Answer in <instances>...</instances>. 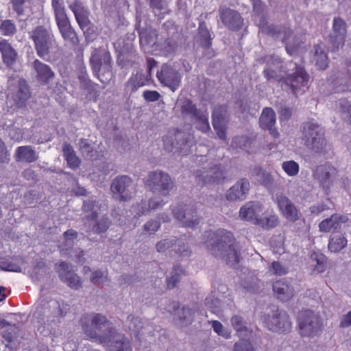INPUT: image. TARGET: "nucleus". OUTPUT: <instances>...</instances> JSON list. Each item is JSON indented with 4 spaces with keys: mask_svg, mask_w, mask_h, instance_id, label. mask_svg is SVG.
Instances as JSON below:
<instances>
[{
    "mask_svg": "<svg viewBox=\"0 0 351 351\" xmlns=\"http://www.w3.org/2000/svg\"><path fill=\"white\" fill-rule=\"evenodd\" d=\"M145 184L152 192L165 196L168 195L173 187V183L169 174L160 171L150 172L145 181Z\"/></svg>",
    "mask_w": 351,
    "mask_h": 351,
    "instance_id": "nucleus-8",
    "label": "nucleus"
},
{
    "mask_svg": "<svg viewBox=\"0 0 351 351\" xmlns=\"http://www.w3.org/2000/svg\"><path fill=\"white\" fill-rule=\"evenodd\" d=\"M274 274L278 276H283L288 273V268L278 261H274L271 264Z\"/></svg>",
    "mask_w": 351,
    "mask_h": 351,
    "instance_id": "nucleus-61",
    "label": "nucleus"
},
{
    "mask_svg": "<svg viewBox=\"0 0 351 351\" xmlns=\"http://www.w3.org/2000/svg\"><path fill=\"white\" fill-rule=\"evenodd\" d=\"M273 291L277 298L282 301H288L294 295L293 289L283 280H277L273 285Z\"/></svg>",
    "mask_w": 351,
    "mask_h": 351,
    "instance_id": "nucleus-33",
    "label": "nucleus"
},
{
    "mask_svg": "<svg viewBox=\"0 0 351 351\" xmlns=\"http://www.w3.org/2000/svg\"><path fill=\"white\" fill-rule=\"evenodd\" d=\"M51 5L54 12L56 22L62 38L72 45H77L79 43V39L71 25L63 0H52Z\"/></svg>",
    "mask_w": 351,
    "mask_h": 351,
    "instance_id": "nucleus-3",
    "label": "nucleus"
},
{
    "mask_svg": "<svg viewBox=\"0 0 351 351\" xmlns=\"http://www.w3.org/2000/svg\"><path fill=\"white\" fill-rule=\"evenodd\" d=\"M295 71L291 75H287L284 84L289 87L294 95H297L304 87H306L309 81V75L304 68L295 64Z\"/></svg>",
    "mask_w": 351,
    "mask_h": 351,
    "instance_id": "nucleus-12",
    "label": "nucleus"
},
{
    "mask_svg": "<svg viewBox=\"0 0 351 351\" xmlns=\"http://www.w3.org/2000/svg\"><path fill=\"white\" fill-rule=\"evenodd\" d=\"M337 173L338 171L335 167L329 163H326L317 166L313 176L326 191H329Z\"/></svg>",
    "mask_w": 351,
    "mask_h": 351,
    "instance_id": "nucleus-18",
    "label": "nucleus"
},
{
    "mask_svg": "<svg viewBox=\"0 0 351 351\" xmlns=\"http://www.w3.org/2000/svg\"><path fill=\"white\" fill-rule=\"evenodd\" d=\"M32 0H10L12 10L20 16L25 14L26 8H29Z\"/></svg>",
    "mask_w": 351,
    "mask_h": 351,
    "instance_id": "nucleus-46",
    "label": "nucleus"
},
{
    "mask_svg": "<svg viewBox=\"0 0 351 351\" xmlns=\"http://www.w3.org/2000/svg\"><path fill=\"white\" fill-rule=\"evenodd\" d=\"M341 112L345 114V120L351 125V104L345 101L340 104Z\"/></svg>",
    "mask_w": 351,
    "mask_h": 351,
    "instance_id": "nucleus-59",
    "label": "nucleus"
},
{
    "mask_svg": "<svg viewBox=\"0 0 351 351\" xmlns=\"http://www.w3.org/2000/svg\"><path fill=\"white\" fill-rule=\"evenodd\" d=\"M250 190V182L247 179L238 180L228 191L226 197L230 201L243 200Z\"/></svg>",
    "mask_w": 351,
    "mask_h": 351,
    "instance_id": "nucleus-26",
    "label": "nucleus"
},
{
    "mask_svg": "<svg viewBox=\"0 0 351 351\" xmlns=\"http://www.w3.org/2000/svg\"><path fill=\"white\" fill-rule=\"evenodd\" d=\"M263 75L267 80H274L278 82H284L285 76L283 73H280L274 70L271 66L267 63V68L263 71Z\"/></svg>",
    "mask_w": 351,
    "mask_h": 351,
    "instance_id": "nucleus-47",
    "label": "nucleus"
},
{
    "mask_svg": "<svg viewBox=\"0 0 351 351\" xmlns=\"http://www.w3.org/2000/svg\"><path fill=\"white\" fill-rule=\"evenodd\" d=\"M110 223L111 221L108 218L104 217L96 223L93 228L97 233H103L108 229Z\"/></svg>",
    "mask_w": 351,
    "mask_h": 351,
    "instance_id": "nucleus-55",
    "label": "nucleus"
},
{
    "mask_svg": "<svg viewBox=\"0 0 351 351\" xmlns=\"http://www.w3.org/2000/svg\"><path fill=\"white\" fill-rule=\"evenodd\" d=\"M38 158L36 151L29 145L18 147L15 152V159L17 162L32 163Z\"/></svg>",
    "mask_w": 351,
    "mask_h": 351,
    "instance_id": "nucleus-32",
    "label": "nucleus"
},
{
    "mask_svg": "<svg viewBox=\"0 0 351 351\" xmlns=\"http://www.w3.org/2000/svg\"><path fill=\"white\" fill-rule=\"evenodd\" d=\"M193 137L191 134H186L179 130H173L163 137L164 147L168 152H173L174 147L180 151L184 149V147H191L193 143Z\"/></svg>",
    "mask_w": 351,
    "mask_h": 351,
    "instance_id": "nucleus-9",
    "label": "nucleus"
},
{
    "mask_svg": "<svg viewBox=\"0 0 351 351\" xmlns=\"http://www.w3.org/2000/svg\"><path fill=\"white\" fill-rule=\"evenodd\" d=\"M265 326L273 332L283 333L290 331L291 322L286 312L277 310L276 313L271 317L268 315L265 318Z\"/></svg>",
    "mask_w": 351,
    "mask_h": 351,
    "instance_id": "nucleus-14",
    "label": "nucleus"
},
{
    "mask_svg": "<svg viewBox=\"0 0 351 351\" xmlns=\"http://www.w3.org/2000/svg\"><path fill=\"white\" fill-rule=\"evenodd\" d=\"M0 52L3 64L10 69L12 68L16 62L18 53L8 40H0Z\"/></svg>",
    "mask_w": 351,
    "mask_h": 351,
    "instance_id": "nucleus-28",
    "label": "nucleus"
},
{
    "mask_svg": "<svg viewBox=\"0 0 351 351\" xmlns=\"http://www.w3.org/2000/svg\"><path fill=\"white\" fill-rule=\"evenodd\" d=\"M263 208V206L259 202H248L240 208L239 217L243 220L251 221L255 224L259 217L258 214L262 212Z\"/></svg>",
    "mask_w": 351,
    "mask_h": 351,
    "instance_id": "nucleus-23",
    "label": "nucleus"
},
{
    "mask_svg": "<svg viewBox=\"0 0 351 351\" xmlns=\"http://www.w3.org/2000/svg\"><path fill=\"white\" fill-rule=\"evenodd\" d=\"M219 14L222 23L229 30L237 32L242 29L244 21L239 12L221 6L219 9Z\"/></svg>",
    "mask_w": 351,
    "mask_h": 351,
    "instance_id": "nucleus-15",
    "label": "nucleus"
},
{
    "mask_svg": "<svg viewBox=\"0 0 351 351\" xmlns=\"http://www.w3.org/2000/svg\"><path fill=\"white\" fill-rule=\"evenodd\" d=\"M230 321L232 326L238 332L247 330L246 327L243 326V319L241 317L234 315L231 318Z\"/></svg>",
    "mask_w": 351,
    "mask_h": 351,
    "instance_id": "nucleus-60",
    "label": "nucleus"
},
{
    "mask_svg": "<svg viewBox=\"0 0 351 351\" xmlns=\"http://www.w3.org/2000/svg\"><path fill=\"white\" fill-rule=\"evenodd\" d=\"M265 61L278 72L283 73L284 75L286 73V71L283 70V62L279 58L272 56L267 60L265 59Z\"/></svg>",
    "mask_w": 351,
    "mask_h": 351,
    "instance_id": "nucleus-51",
    "label": "nucleus"
},
{
    "mask_svg": "<svg viewBox=\"0 0 351 351\" xmlns=\"http://www.w3.org/2000/svg\"><path fill=\"white\" fill-rule=\"evenodd\" d=\"M178 206L173 208L172 211L176 219L182 223V226L193 228L199 222V219L196 217L197 211L193 206Z\"/></svg>",
    "mask_w": 351,
    "mask_h": 351,
    "instance_id": "nucleus-16",
    "label": "nucleus"
},
{
    "mask_svg": "<svg viewBox=\"0 0 351 351\" xmlns=\"http://www.w3.org/2000/svg\"><path fill=\"white\" fill-rule=\"evenodd\" d=\"M160 227V223L157 221H149L144 225V230L152 234L156 232Z\"/></svg>",
    "mask_w": 351,
    "mask_h": 351,
    "instance_id": "nucleus-63",
    "label": "nucleus"
},
{
    "mask_svg": "<svg viewBox=\"0 0 351 351\" xmlns=\"http://www.w3.org/2000/svg\"><path fill=\"white\" fill-rule=\"evenodd\" d=\"M79 81L84 89L87 90L90 95H96L97 93V84L89 80L86 71L82 69L78 75Z\"/></svg>",
    "mask_w": 351,
    "mask_h": 351,
    "instance_id": "nucleus-41",
    "label": "nucleus"
},
{
    "mask_svg": "<svg viewBox=\"0 0 351 351\" xmlns=\"http://www.w3.org/2000/svg\"><path fill=\"white\" fill-rule=\"evenodd\" d=\"M90 62L95 75L99 78V72L104 67L107 70L109 75H111V56L109 51L103 47L95 48L93 50L90 58Z\"/></svg>",
    "mask_w": 351,
    "mask_h": 351,
    "instance_id": "nucleus-10",
    "label": "nucleus"
},
{
    "mask_svg": "<svg viewBox=\"0 0 351 351\" xmlns=\"http://www.w3.org/2000/svg\"><path fill=\"white\" fill-rule=\"evenodd\" d=\"M149 79L142 73H137L135 76H132L126 83V86L131 90L132 92L136 91L140 87L147 84Z\"/></svg>",
    "mask_w": 351,
    "mask_h": 351,
    "instance_id": "nucleus-39",
    "label": "nucleus"
},
{
    "mask_svg": "<svg viewBox=\"0 0 351 351\" xmlns=\"http://www.w3.org/2000/svg\"><path fill=\"white\" fill-rule=\"evenodd\" d=\"M178 44L175 40L171 38L165 39L163 42L159 43L157 48L164 56H169L176 53Z\"/></svg>",
    "mask_w": 351,
    "mask_h": 351,
    "instance_id": "nucleus-37",
    "label": "nucleus"
},
{
    "mask_svg": "<svg viewBox=\"0 0 351 351\" xmlns=\"http://www.w3.org/2000/svg\"><path fill=\"white\" fill-rule=\"evenodd\" d=\"M282 168L289 176H296L300 170L299 165L294 160L283 162L282 164Z\"/></svg>",
    "mask_w": 351,
    "mask_h": 351,
    "instance_id": "nucleus-50",
    "label": "nucleus"
},
{
    "mask_svg": "<svg viewBox=\"0 0 351 351\" xmlns=\"http://www.w3.org/2000/svg\"><path fill=\"white\" fill-rule=\"evenodd\" d=\"M63 156L68 166L73 169H77L80 165V159L76 155L73 147L70 143H65L62 147Z\"/></svg>",
    "mask_w": 351,
    "mask_h": 351,
    "instance_id": "nucleus-35",
    "label": "nucleus"
},
{
    "mask_svg": "<svg viewBox=\"0 0 351 351\" xmlns=\"http://www.w3.org/2000/svg\"><path fill=\"white\" fill-rule=\"evenodd\" d=\"M276 202L281 214L288 221L295 222L300 219L299 210L287 196L282 193H276Z\"/></svg>",
    "mask_w": 351,
    "mask_h": 351,
    "instance_id": "nucleus-20",
    "label": "nucleus"
},
{
    "mask_svg": "<svg viewBox=\"0 0 351 351\" xmlns=\"http://www.w3.org/2000/svg\"><path fill=\"white\" fill-rule=\"evenodd\" d=\"M234 351H254L250 341L241 339L234 346Z\"/></svg>",
    "mask_w": 351,
    "mask_h": 351,
    "instance_id": "nucleus-56",
    "label": "nucleus"
},
{
    "mask_svg": "<svg viewBox=\"0 0 351 351\" xmlns=\"http://www.w3.org/2000/svg\"><path fill=\"white\" fill-rule=\"evenodd\" d=\"M302 139L305 145L316 152H322L326 145L323 128L313 120L304 122L301 126Z\"/></svg>",
    "mask_w": 351,
    "mask_h": 351,
    "instance_id": "nucleus-4",
    "label": "nucleus"
},
{
    "mask_svg": "<svg viewBox=\"0 0 351 351\" xmlns=\"http://www.w3.org/2000/svg\"><path fill=\"white\" fill-rule=\"evenodd\" d=\"M276 113L271 108H265L259 119V124L262 129L268 130L269 134L277 138L279 133L274 125L276 124Z\"/></svg>",
    "mask_w": 351,
    "mask_h": 351,
    "instance_id": "nucleus-25",
    "label": "nucleus"
},
{
    "mask_svg": "<svg viewBox=\"0 0 351 351\" xmlns=\"http://www.w3.org/2000/svg\"><path fill=\"white\" fill-rule=\"evenodd\" d=\"M183 275H185V271L180 265H175L171 276L167 279V288L169 289L174 288Z\"/></svg>",
    "mask_w": 351,
    "mask_h": 351,
    "instance_id": "nucleus-42",
    "label": "nucleus"
},
{
    "mask_svg": "<svg viewBox=\"0 0 351 351\" xmlns=\"http://www.w3.org/2000/svg\"><path fill=\"white\" fill-rule=\"evenodd\" d=\"M177 242L178 243V248L176 252L180 256H189L191 254V251H189L188 246H186L184 243H182V245L180 244V241L178 240L168 239L161 240L156 243V248L158 252H164L171 247L173 245H176Z\"/></svg>",
    "mask_w": 351,
    "mask_h": 351,
    "instance_id": "nucleus-30",
    "label": "nucleus"
},
{
    "mask_svg": "<svg viewBox=\"0 0 351 351\" xmlns=\"http://www.w3.org/2000/svg\"><path fill=\"white\" fill-rule=\"evenodd\" d=\"M69 8L73 12L76 21L82 29L87 27L90 24L89 12L81 1L75 0L69 4Z\"/></svg>",
    "mask_w": 351,
    "mask_h": 351,
    "instance_id": "nucleus-24",
    "label": "nucleus"
},
{
    "mask_svg": "<svg viewBox=\"0 0 351 351\" xmlns=\"http://www.w3.org/2000/svg\"><path fill=\"white\" fill-rule=\"evenodd\" d=\"M208 240V249L215 257L226 258L227 264L237 265L240 260V253L235 247V239L233 234L225 229H219L213 232H205Z\"/></svg>",
    "mask_w": 351,
    "mask_h": 351,
    "instance_id": "nucleus-2",
    "label": "nucleus"
},
{
    "mask_svg": "<svg viewBox=\"0 0 351 351\" xmlns=\"http://www.w3.org/2000/svg\"><path fill=\"white\" fill-rule=\"evenodd\" d=\"M348 241L341 232H333L329 239L328 247L332 252H339L347 245Z\"/></svg>",
    "mask_w": 351,
    "mask_h": 351,
    "instance_id": "nucleus-34",
    "label": "nucleus"
},
{
    "mask_svg": "<svg viewBox=\"0 0 351 351\" xmlns=\"http://www.w3.org/2000/svg\"><path fill=\"white\" fill-rule=\"evenodd\" d=\"M180 112L182 115H191L193 118L200 112L195 104L189 99H184L180 106Z\"/></svg>",
    "mask_w": 351,
    "mask_h": 351,
    "instance_id": "nucleus-43",
    "label": "nucleus"
},
{
    "mask_svg": "<svg viewBox=\"0 0 351 351\" xmlns=\"http://www.w3.org/2000/svg\"><path fill=\"white\" fill-rule=\"evenodd\" d=\"M226 178V171L221 165H215L204 172L197 171L195 176L197 184L201 186L221 184Z\"/></svg>",
    "mask_w": 351,
    "mask_h": 351,
    "instance_id": "nucleus-11",
    "label": "nucleus"
},
{
    "mask_svg": "<svg viewBox=\"0 0 351 351\" xmlns=\"http://www.w3.org/2000/svg\"><path fill=\"white\" fill-rule=\"evenodd\" d=\"M80 322L84 333L90 339L98 341L104 346L112 347L114 351H132L130 341L117 334L105 316L101 314H95L92 318L84 316Z\"/></svg>",
    "mask_w": 351,
    "mask_h": 351,
    "instance_id": "nucleus-1",
    "label": "nucleus"
},
{
    "mask_svg": "<svg viewBox=\"0 0 351 351\" xmlns=\"http://www.w3.org/2000/svg\"><path fill=\"white\" fill-rule=\"evenodd\" d=\"M56 271L60 280L65 282L70 288L78 289L82 287V280L73 271L71 264L65 261H60L56 265Z\"/></svg>",
    "mask_w": 351,
    "mask_h": 351,
    "instance_id": "nucleus-19",
    "label": "nucleus"
},
{
    "mask_svg": "<svg viewBox=\"0 0 351 351\" xmlns=\"http://www.w3.org/2000/svg\"><path fill=\"white\" fill-rule=\"evenodd\" d=\"M31 96V92L27 82L21 78L18 80L16 89L11 95H8V99H11L16 108H21L25 106L26 101Z\"/></svg>",
    "mask_w": 351,
    "mask_h": 351,
    "instance_id": "nucleus-22",
    "label": "nucleus"
},
{
    "mask_svg": "<svg viewBox=\"0 0 351 351\" xmlns=\"http://www.w3.org/2000/svg\"><path fill=\"white\" fill-rule=\"evenodd\" d=\"M158 81L169 87L172 91H175L180 86L181 75L171 66L165 64L160 71L156 74Z\"/></svg>",
    "mask_w": 351,
    "mask_h": 351,
    "instance_id": "nucleus-17",
    "label": "nucleus"
},
{
    "mask_svg": "<svg viewBox=\"0 0 351 351\" xmlns=\"http://www.w3.org/2000/svg\"><path fill=\"white\" fill-rule=\"evenodd\" d=\"M0 269L6 271L19 272L21 268L16 264L12 263L9 259H3L0 261Z\"/></svg>",
    "mask_w": 351,
    "mask_h": 351,
    "instance_id": "nucleus-52",
    "label": "nucleus"
},
{
    "mask_svg": "<svg viewBox=\"0 0 351 351\" xmlns=\"http://www.w3.org/2000/svg\"><path fill=\"white\" fill-rule=\"evenodd\" d=\"M33 66L36 73V80L42 85L48 84L55 76L51 68L39 60H35Z\"/></svg>",
    "mask_w": 351,
    "mask_h": 351,
    "instance_id": "nucleus-29",
    "label": "nucleus"
},
{
    "mask_svg": "<svg viewBox=\"0 0 351 351\" xmlns=\"http://www.w3.org/2000/svg\"><path fill=\"white\" fill-rule=\"evenodd\" d=\"M257 26L262 32L267 34L275 39H280L285 45V48L288 53L293 54L295 51V47L289 43V40L292 37L293 32L288 25L277 26L274 25H267V21L265 16H261L257 22Z\"/></svg>",
    "mask_w": 351,
    "mask_h": 351,
    "instance_id": "nucleus-6",
    "label": "nucleus"
},
{
    "mask_svg": "<svg viewBox=\"0 0 351 351\" xmlns=\"http://www.w3.org/2000/svg\"><path fill=\"white\" fill-rule=\"evenodd\" d=\"M16 26L12 20H4L0 24V34L3 36H14L16 33Z\"/></svg>",
    "mask_w": 351,
    "mask_h": 351,
    "instance_id": "nucleus-45",
    "label": "nucleus"
},
{
    "mask_svg": "<svg viewBox=\"0 0 351 351\" xmlns=\"http://www.w3.org/2000/svg\"><path fill=\"white\" fill-rule=\"evenodd\" d=\"M311 260L315 263L314 271L317 273L324 272L327 268V258L319 252H313L310 255Z\"/></svg>",
    "mask_w": 351,
    "mask_h": 351,
    "instance_id": "nucleus-40",
    "label": "nucleus"
},
{
    "mask_svg": "<svg viewBox=\"0 0 351 351\" xmlns=\"http://www.w3.org/2000/svg\"><path fill=\"white\" fill-rule=\"evenodd\" d=\"M227 106L219 105L215 107L212 113V122L213 128L221 140L226 139V122Z\"/></svg>",
    "mask_w": 351,
    "mask_h": 351,
    "instance_id": "nucleus-21",
    "label": "nucleus"
},
{
    "mask_svg": "<svg viewBox=\"0 0 351 351\" xmlns=\"http://www.w3.org/2000/svg\"><path fill=\"white\" fill-rule=\"evenodd\" d=\"M197 122V128L202 132H207L210 130V125L208 122V113L200 112L197 116L195 117Z\"/></svg>",
    "mask_w": 351,
    "mask_h": 351,
    "instance_id": "nucleus-49",
    "label": "nucleus"
},
{
    "mask_svg": "<svg viewBox=\"0 0 351 351\" xmlns=\"http://www.w3.org/2000/svg\"><path fill=\"white\" fill-rule=\"evenodd\" d=\"M199 35L202 46L207 49L209 48L212 44V38L209 31L206 28L199 27Z\"/></svg>",
    "mask_w": 351,
    "mask_h": 351,
    "instance_id": "nucleus-53",
    "label": "nucleus"
},
{
    "mask_svg": "<svg viewBox=\"0 0 351 351\" xmlns=\"http://www.w3.org/2000/svg\"><path fill=\"white\" fill-rule=\"evenodd\" d=\"M107 271L96 270L91 274L90 282L93 284L104 282L107 280Z\"/></svg>",
    "mask_w": 351,
    "mask_h": 351,
    "instance_id": "nucleus-58",
    "label": "nucleus"
},
{
    "mask_svg": "<svg viewBox=\"0 0 351 351\" xmlns=\"http://www.w3.org/2000/svg\"><path fill=\"white\" fill-rule=\"evenodd\" d=\"M346 219L347 218L343 215H332L329 218L319 223V230L323 232H328L332 230H337L340 228L342 223L346 221Z\"/></svg>",
    "mask_w": 351,
    "mask_h": 351,
    "instance_id": "nucleus-31",
    "label": "nucleus"
},
{
    "mask_svg": "<svg viewBox=\"0 0 351 351\" xmlns=\"http://www.w3.org/2000/svg\"><path fill=\"white\" fill-rule=\"evenodd\" d=\"M324 45L319 43L315 47V60L316 66L324 70L328 66V57L324 50Z\"/></svg>",
    "mask_w": 351,
    "mask_h": 351,
    "instance_id": "nucleus-36",
    "label": "nucleus"
},
{
    "mask_svg": "<svg viewBox=\"0 0 351 351\" xmlns=\"http://www.w3.org/2000/svg\"><path fill=\"white\" fill-rule=\"evenodd\" d=\"M252 139L246 136L234 137L232 142V147L233 148H240L247 150L251 146Z\"/></svg>",
    "mask_w": 351,
    "mask_h": 351,
    "instance_id": "nucleus-48",
    "label": "nucleus"
},
{
    "mask_svg": "<svg viewBox=\"0 0 351 351\" xmlns=\"http://www.w3.org/2000/svg\"><path fill=\"white\" fill-rule=\"evenodd\" d=\"M132 182L128 176H121L113 180L110 189L114 195V198L119 201L125 202L132 198L131 191Z\"/></svg>",
    "mask_w": 351,
    "mask_h": 351,
    "instance_id": "nucleus-13",
    "label": "nucleus"
},
{
    "mask_svg": "<svg viewBox=\"0 0 351 351\" xmlns=\"http://www.w3.org/2000/svg\"><path fill=\"white\" fill-rule=\"evenodd\" d=\"M212 326L214 330V331L217 333L219 335H221L226 339H228L230 337V332L228 330H226L223 328V325L221 323L217 320L212 321Z\"/></svg>",
    "mask_w": 351,
    "mask_h": 351,
    "instance_id": "nucleus-57",
    "label": "nucleus"
},
{
    "mask_svg": "<svg viewBox=\"0 0 351 351\" xmlns=\"http://www.w3.org/2000/svg\"><path fill=\"white\" fill-rule=\"evenodd\" d=\"M30 38L34 43L37 55L41 58L48 56L51 50L56 46L51 29L43 25L36 26L31 32Z\"/></svg>",
    "mask_w": 351,
    "mask_h": 351,
    "instance_id": "nucleus-5",
    "label": "nucleus"
},
{
    "mask_svg": "<svg viewBox=\"0 0 351 351\" xmlns=\"http://www.w3.org/2000/svg\"><path fill=\"white\" fill-rule=\"evenodd\" d=\"M346 23L340 18H335L333 21V35L330 36V42L332 45V51L339 49L344 43L346 34Z\"/></svg>",
    "mask_w": 351,
    "mask_h": 351,
    "instance_id": "nucleus-27",
    "label": "nucleus"
},
{
    "mask_svg": "<svg viewBox=\"0 0 351 351\" xmlns=\"http://www.w3.org/2000/svg\"><path fill=\"white\" fill-rule=\"evenodd\" d=\"M279 218L276 215L270 214L265 217H260L258 221L255 222V225H258L261 228L267 230L273 229L279 225Z\"/></svg>",
    "mask_w": 351,
    "mask_h": 351,
    "instance_id": "nucleus-38",
    "label": "nucleus"
},
{
    "mask_svg": "<svg viewBox=\"0 0 351 351\" xmlns=\"http://www.w3.org/2000/svg\"><path fill=\"white\" fill-rule=\"evenodd\" d=\"M165 203L163 200H160L158 197L152 198L149 201V208L154 210L162 206Z\"/></svg>",
    "mask_w": 351,
    "mask_h": 351,
    "instance_id": "nucleus-64",
    "label": "nucleus"
},
{
    "mask_svg": "<svg viewBox=\"0 0 351 351\" xmlns=\"http://www.w3.org/2000/svg\"><path fill=\"white\" fill-rule=\"evenodd\" d=\"M156 36L155 30H142L139 32L140 43L149 45L153 42L152 37Z\"/></svg>",
    "mask_w": 351,
    "mask_h": 351,
    "instance_id": "nucleus-54",
    "label": "nucleus"
},
{
    "mask_svg": "<svg viewBox=\"0 0 351 351\" xmlns=\"http://www.w3.org/2000/svg\"><path fill=\"white\" fill-rule=\"evenodd\" d=\"M251 175L258 178V180L263 185H268L272 182L271 174L258 166L251 170Z\"/></svg>",
    "mask_w": 351,
    "mask_h": 351,
    "instance_id": "nucleus-44",
    "label": "nucleus"
},
{
    "mask_svg": "<svg viewBox=\"0 0 351 351\" xmlns=\"http://www.w3.org/2000/svg\"><path fill=\"white\" fill-rule=\"evenodd\" d=\"M298 324L300 334L302 337H314L319 334L323 328L320 317L309 309L299 312Z\"/></svg>",
    "mask_w": 351,
    "mask_h": 351,
    "instance_id": "nucleus-7",
    "label": "nucleus"
},
{
    "mask_svg": "<svg viewBox=\"0 0 351 351\" xmlns=\"http://www.w3.org/2000/svg\"><path fill=\"white\" fill-rule=\"evenodd\" d=\"M143 97L147 101L154 102L158 101L160 97V93L156 90H145L143 92Z\"/></svg>",
    "mask_w": 351,
    "mask_h": 351,
    "instance_id": "nucleus-62",
    "label": "nucleus"
}]
</instances>
